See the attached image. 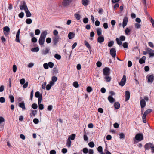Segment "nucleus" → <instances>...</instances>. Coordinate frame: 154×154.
<instances>
[{"label": "nucleus", "mask_w": 154, "mask_h": 154, "mask_svg": "<svg viewBox=\"0 0 154 154\" xmlns=\"http://www.w3.org/2000/svg\"><path fill=\"white\" fill-rule=\"evenodd\" d=\"M88 21V19L87 18H84L83 19V22L84 23H87Z\"/></svg>", "instance_id": "nucleus-59"}, {"label": "nucleus", "mask_w": 154, "mask_h": 154, "mask_svg": "<svg viewBox=\"0 0 154 154\" xmlns=\"http://www.w3.org/2000/svg\"><path fill=\"white\" fill-rule=\"evenodd\" d=\"M97 150L99 152H101L103 151V148L101 146H99L97 148Z\"/></svg>", "instance_id": "nucleus-58"}, {"label": "nucleus", "mask_w": 154, "mask_h": 154, "mask_svg": "<svg viewBox=\"0 0 154 154\" xmlns=\"http://www.w3.org/2000/svg\"><path fill=\"white\" fill-rule=\"evenodd\" d=\"M34 123L35 124H37L39 122V120L38 119L35 118L33 120Z\"/></svg>", "instance_id": "nucleus-61"}, {"label": "nucleus", "mask_w": 154, "mask_h": 154, "mask_svg": "<svg viewBox=\"0 0 154 154\" xmlns=\"http://www.w3.org/2000/svg\"><path fill=\"white\" fill-rule=\"evenodd\" d=\"M20 10H24V11L28 8L25 1H23L21 2L20 5Z\"/></svg>", "instance_id": "nucleus-4"}, {"label": "nucleus", "mask_w": 154, "mask_h": 154, "mask_svg": "<svg viewBox=\"0 0 154 154\" xmlns=\"http://www.w3.org/2000/svg\"><path fill=\"white\" fill-rule=\"evenodd\" d=\"M147 79V82L149 83H152L154 79V75L153 74L148 75L146 76Z\"/></svg>", "instance_id": "nucleus-5"}, {"label": "nucleus", "mask_w": 154, "mask_h": 154, "mask_svg": "<svg viewBox=\"0 0 154 154\" xmlns=\"http://www.w3.org/2000/svg\"><path fill=\"white\" fill-rule=\"evenodd\" d=\"M108 99L109 101L111 103H113L115 100V99L111 96H108Z\"/></svg>", "instance_id": "nucleus-24"}, {"label": "nucleus", "mask_w": 154, "mask_h": 154, "mask_svg": "<svg viewBox=\"0 0 154 154\" xmlns=\"http://www.w3.org/2000/svg\"><path fill=\"white\" fill-rule=\"evenodd\" d=\"M39 48L38 47L34 48L31 49V51L33 52H37L39 50Z\"/></svg>", "instance_id": "nucleus-34"}, {"label": "nucleus", "mask_w": 154, "mask_h": 154, "mask_svg": "<svg viewBox=\"0 0 154 154\" xmlns=\"http://www.w3.org/2000/svg\"><path fill=\"white\" fill-rule=\"evenodd\" d=\"M41 96H42V94H40L39 92L37 91L35 93V97L39 98Z\"/></svg>", "instance_id": "nucleus-26"}, {"label": "nucleus", "mask_w": 154, "mask_h": 154, "mask_svg": "<svg viewBox=\"0 0 154 154\" xmlns=\"http://www.w3.org/2000/svg\"><path fill=\"white\" fill-rule=\"evenodd\" d=\"M25 11L27 17H28L31 16V14L30 11L28 10V8L25 10Z\"/></svg>", "instance_id": "nucleus-23"}, {"label": "nucleus", "mask_w": 154, "mask_h": 154, "mask_svg": "<svg viewBox=\"0 0 154 154\" xmlns=\"http://www.w3.org/2000/svg\"><path fill=\"white\" fill-rule=\"evenodd\" d=\"M114 42L113 41H111L108 43V46L109 47H111L113 45Z\"/></svg>", "instance_id": "nucleus-39"}, {"label": "nucleus", "mask_w": 154, "mask_h": 154, "mask_svg": "<svg viewBox=\"0 0 154 154\" xmlns=\"http://www.w3.org/2000/svg\"><path fill=\"white\" fill-rule=\"evenodd\" d=\"M74 35L73 32H70L68 34V37L69 39H71L74 37Z\"/></svg>", "instance_id": "nucleus-25"}, {"label": "nucleus", "mask_w": 154, "mask_h": 154, "mask_svg": "<svg viewBox=\"0 0 154 154\" xmlns=\"http://www.w3.org/2000/svg\"><path fill=\"white\" fill-rule=\"evenodd\" d=\"M97 35L98 36H100L102 33V30L101 28H98L97 29Z\"/></svg>", "instance_id": "nucleus-30"}, {"label": "nucleus", "mask_w": 154, "mask_h": 154, "mask_svg": "<svg viewBox=\"0 0 154 154\" xmlns=\"http://www.w3.org/2000/svg\"><path fill=\"white\" fill-rule=\"evenodd\" d=\"M9 98L10 100L11 103H13L14 101V97L12 95H10Z\"/></svg>", "instance_id": "nucleus-35"}, {"label": "nucleus", "mask_w": 154, "mask_h": 154, "mask_svg": "<svg viewBox=\"0 0 154 154\" xmlns=\"http://www.w3.org/2000/svg\"><path fill=\"white\" fill-rule=\"evenodd\" d=\"M146 57L145 56H143L142 58L140 59L139 60V63L140 64L144 63L145 62Z\"/></svg>", "instance_id": "nucleus-18"}, {"label": "nucleus", "mask_w": 154, "mask_h": 154, "mask_svg": "<svg viewBox=\"0 0 154 154\" xmlns=\"http://www.w3.org/2000/svg\"><path fill=\"white\" fill-rule=\"evenodd\" d=\"M136 139L139 141H141L143 139V136L141 134H137L135 137Z\"/></svg>", "instance_id": "nucleus-9"}, {"label": "nucleus", "mask_w": 154, "mask_h": 154, "mask_svg": "<svg viewBox=\"0 0 154 154\" xmlns=\"http://www.w3.org/2000/svg\"><path fill=\"white\" fill-rule=\"evenodd\" d=\"M59 36H54L53 38V42L54 45H56L59 41Z\"/></svg>", "instance_id": "nucleus-12"}, {"label": "nucleus", "mask_w": 154, "mask_h": 154, "mask_svg": "<svg viewBox=\"0 0 154 154\" xmlns=\"http://www.w3.org/2000/svg\"><path fill=\"white\" fill-rule=\"evenodd\" d=\"M53 109V106L51 105H49L47 108V109L48 111H51Z\"/></svg>", "instance_id": "nucleus-64"}, {"label": "nucleus", "mask_w": 154, "mask_h": 154, "mask_svg": "<svg viewBox=\"0 0 154 154\" xmlns=\"http://www.w3.org/2000/svg\"><path fill=\"white\" fill-rule=\"evenodd\" d=\"M88 145L90 147L93 148L94 146V144L93 142H91L88 143Z\"/></svg>", "instance_id": "nucleus-43"}, {"label": "nucleus", "mask_w": 154, "mask_h": 154, "mask_svg": "<svg viewBox=\"0 0 154 154\" xmlns=\"http://www.w3.org/2000/svg\"><path fill=\"white\" fill-rule=\"evenodd\" d=\"M19 106L23 110H24L26 109L25 106L24 101H22L19 104Z\"/></svg>", "instance_id": "nucleus-17"}, {"label": "nucleus", "mask_w": 154, "mask_h": 154, "mask_svg": "<svg viewBox=\"0 0 154 154\" xmlns=\"http://www.w3.org/2000/svg\"><path fill=\"white\" fill-rule=\"evenodd\" d=\"M32 107L34 109H35L37 108L38 106L36 104L33 103L32 105Z\"/></svg>", "instance_id": "nucleus-49"}, {"label": "nucleus", "mask_w": 154, "mask_h": 154, "mask_svg": "<svg viewBox=\"0 0 154 154\" xmlns=\"http://www.w3.org/2000/svg\"><path fill=\"white\" fill-rule=\"evenodd\" d=\"M40 33V30L38 29H36L35 32V33L36 35H38Z\"/></svg>", "instance_id": "nucleus-48"}, {"label": "nucleus", "mask_w": 154, "mask_h": 154, "mask_svg": "<svg viewBox=\"0 0 154 154\" xmlns=\"http://www.w3.org/2000/svg\"><path fill=\"white\" fill-rule=\"evenodd\" d=\"M116 42H117V43L119 45H121L122 44V42L121 41V40H120V39H119L118 38H117L116 39Z\"/></svg>", "instance_id": "nucleus-47"}, {"label": "nucleus", "mask_w": 154, "mask_h": 154, "mask_svg": "<svg viewBox=\"0 0 154 154\" xmlns=\"http://www.w3.org/2000/svg\"><path fill=\"white\" fill-rule=\"evenodd\" d=\"M152 145L153 144L150 143H146L145 144L144 146L145 150H146L149 149L150 148H151Z\"/></svg>", "instance_id": "nucleus-15"}, {"label": "nucleus", "mask_w": 154, "mask_h": 154, "mask_svg": "<svg viewBox=\"0 0 154 154\" xmlns=\"http://www.w3.org/2000/svg\"><path fill=\"white\" fill-rule=\"evenodd\" d=\"M51 80H52L50 81L49 83L51 85H54V84L55 82L57 81V78L56 76H53L52 77Z\"/></svg>", "instance_id": "nucleus-14"}, {"label": "nucleus", "mask_w": 154, "mask_h": 154, "mask_svg": "<svg viewBox=\"0 0 154 154\" xmlns=\"http://www.w3.org/2000/svg\"><path fill=\"white\" fill-rule=\"evenodd\" d=\"M5 101V99L3 97H0V102L1 103H4Z\"/></svg>", "instance_id": "nucleus-54"}, {"label": "nucleus", "mask_w": 154, "mask_h": 154, "mask_svg": "<svg viewBox=\"0 0 154 154\" xmlns=\"http://www.w3.org/2000/svg\"><path fill=\"white\" fill-rule=\"evenodd\" d=\"M105 76L104 79L107 82H109L111 81V78L109 75Z\"/></svg>", "instance_id": "nucleus-28"}, {"label": "nucleus", "mask_w": 154, "mask_h": 154, "mask_svg": "<svg viewBox=\"0 0 154 154\" xmlns=\"http://www.w3.org/2000/svg\"><path fill=\"white\" fill-rule=\"evenodd\" d=\"M73 0H63L62 5L64 7H66L70 5Z\"/></svg>", "instance_id": "nucleus-6"}, {"label": "nucleus", "mask_w": 154, "mask_h": 154, "mask_svg": "<svg viewBox=\"0 0 154 154\" xmlns=\"http://www.w3.org/2000/svg\"><path fill=\"white\" fill-rule=\"evenodd\" d=\"M92 91V88L91 87L88 86L87 88V91L88 92H90Z\"/></svg>", "instance_id": "nucleus-57"}, {"label": "nucleus", "mask_w": 154, "mask_h": 154, "mask_svg": "<svg viewBox=\"0 0 154 154\" xmlns=\"http://www.w3.org/2000/svg\"><path fill=\"white\" fill-rule=\"evenodd\" d=\"M149 98L147 96H145L143 99H141L140 101V105L141 108H143L146 106V101H148Z\"/></svg>", "instance_id": "nucleus-3"}, {"label": "nucleus", "mask_w": 154, "mask_h": 154, "mask_svg": "<svg viewBox=\"0 0 154 154\" xmlns=\"http://www.w3.org/2000/svg\"><path fill=\"white\" fill-rule=\"evenodd\" d=\"M141 26V25L139 23H137L134 24V26L137 29H140Z\"/></svg>", "instance_id": "nucleus-32"}, {"label": "nucleus", "mask_w": 154, "mask_h": 154, "mask_svg": "<svg viewBox=\"0 0 154 154\" xmlns=\"http://www.w3.org/2000/svg\"><path fill=\"white\" fill-rule=\"evenodd\" d=\"M38 105L39 109L42 110L44 109V105L43 104H40Z\"/></svg>", "instance_id": "nucleus-55"}, {"label": "nucleus", "mask_w": 154, "mask_h": 154, "mask_svg": "<svg viewBox=\"0 0 154 154\" xmlns=\"http://www.w3.org/2000/svg\"><path fill=\"white\" fill-rule=\"evenodd\" d=\"M110 69L109 68L106 67L103 70V74L104 76L109 75Z\"/></svg>", "instance_id": "nucleus-7"}, {"label": "nucleus", "mask_w": 154, "mask_h": 154, "mask_svg": "<svg viewBox=\"0 0 154 154\" xmlns=\"http://www.w3.org/2000/svg\"><path fill=\"white\" fill-rule=\"evenodd\" d=\"M125 101H127L129 100L130 97V93L128 91H126L125 92Z\"/></svg>", "instance_id": "nucleus-13"}, {"label": "nucleus", "mask_w": 154, "mask_h": 154, "mask_svg": "<svg viewBox=\"0 0 154 154\" xmlns=\"http://www.w3.org/2000/svg\"><path fill=\"white\" fill-rule=\"evenodd\" d=\"M104 38L103 36H99L97 38V41L99 43H101L104 41Z\"/></svg>", "instance_id": "nucleus-20"}, {"label": "nucleus", "mask_w": 154, "mask_h": 154, "mask_svg": "<svg viewBox=\"0 0 154 154\" xmlns=\"http://www.w3.org/2000/svg\"><path fill=\"white\" fill-rule=\"evenodd\" d=\"M37 40L35 37H33L31 39V41L32 42L35 43L37 42Z\"/></svg>", "instance_id": "nucleus-60"}, {"label": "nucleus", "mask_w": 154, "mask_h": 154, "mask_svg": "<svg viewBox=\"0 0 154 154\" xmlns=\"http://www.w3.org/2000/svg\"><path fill=\"white\" fill-rule=\"evenodd\" d=\"M76 135L75 134H73L70 135L66 140V145L69 148L71 146V140H74L75 138Z\"/></svg>", "instance_id": "nucleus-2"}, {"label": "nucleus", "mask_w": 154, "mask_h": 154, "mask_svg": "<svg viewBox=\"0 0 154 154\" xmlns=\"http://www.w3.org/2000/svg\"><path fill=\"white\" fill-rule=\"evenodd\" d=\"M114 106L117 109H119L120 107V105L118 102H116L114 103Z\"/></svg>", "instance_id": "nucleus-27"}, {"label": "nucleus", "mask_w": 154, "mask_h": 154, "mask_svg": "<svg viewBox=\"0 0 154 154\" xmlns=\"http://www.w3.org/2000/svg\"><path fill=\"white\" fill-rule=\"evenodd\" d=\"M128 21V19L127 17H125L124 18L123 20L122 24V26L123 28H124L127 25Z\"/></svg>", "instance_id": "nucleus-16"}, {"label": "nucleus", "mask_w": 154, "mask_h": 154, "mask_svg": "<svg viewBox=\"0 0 154 154\" xmlns=\"http://www.w3.org/2000/svg\"><path fill=\"white\" fill-rule=\"evenodd\" d=\"M119 138L120 139H124L125 138V135L124 134L122 133L119 134Z\"/></svg>", "instance_id": "nucleus-42"}, {"label": "nucleus", "mask_w": 154, "mask_h": 154, "mask_svg": "<svg viewBox=\"0 0 154 154\" xmlns=\"http://www.w3.org/2000/svg\"><path fill=\"white\" fill-rule=\"evenodd\" d=\"M152 111V110L151 109H147L145 112L144 114L147 115L148 114L150 113Z\"/></svg>", "instance_id": "nucleus-41"}, {"label": "nucleus", "mask_w": 154, "mask_h": 154, "mask_svg": "<svg viewBox=\"0 0 154 154\" xmlns=\"http://www.w3.org/2000/svg\"><path fill=\"white\" fill-rule=\"evenodd\" d=\"M116 49L114 48H112L110 50V54L113 58H115L116 57Z\"/></svg>", "instance_id": "nucleus-10"}, {"label": "nucleus", "mask_w": 154, "mask_h": 154, "mask_svg": "<svg viewBox=\"0 0 154 154\" xmlns=\"http://www.w3.org/2000/svg\"><path fill=\"white\" fill-rule=\"evenodd\" d=\"M24 15V13L23 12H21L19 13L18 15L19 17L21 18H23Z\"/></svg>", "instance_id": "nucleus-56"}, {"label": "nucleus", "mask_w": 154, "mask_h": 154, "mask_svg": "<svg viewBox=\"0 0 154 154\" xmlns=\"http://www.w3.org/2000/svg\"><path fill=\"white\" fill-rule=\"evenodd\" d=\"M82 4L84 6L87 5L88 4V0H82Z\"/></svg>", "instance_id": "nucleus-31"}, {"label": "nucleus", "mask_w": 154, "mask_h": 154, "mask_svg": "<svg viewBox=\"0 0 154 154\" xmlns=\"http://www.w3.org/2000/svg\"><path fill=\"white\" fill-rule=\"evenodd\" d=\"M37 113V111L36 110H33L32 111L31 113L30 114L31 116H35Z\"/></svg>", "instance_id": "nucleus-36"}, {"label": "nucleus", "mask_w": 154, "mask_h": 154, "mask_svg": "<svg viewBox=\"0 0 154 154\" xmlns=\"http://www.w3.org/2000/svg\"><path fill=\"white\" fill-rule=\"evenodd\" d=\"M47 34V32L46 31H44L42 32L39 38L38 42L39 45L41 46H43L45 42V38Z\"/></svg>", "instance_id": "nucleus-1"}, {"label": "nucleus", "mask_w": 154, "mask_h": 154, "mask_svg": "<svg viewBox=\"0 0 154 154\" xmlns=\"http://www.w3.org/2000/svg\"><path fill=\"white\" fill-rule=\"evenodd\" d=\"M146 115H145L144 114H143V115L142 118L143 119V123H146Z\"/></svg>", "instance_id": "nucleus-29"}, {"label": "nucleus", "mask_w": 154, "mask_h": 154, "mask_svg": "<svg viewBox=\"0 0 154 154\" xmlns=\"http://www.w3.org/2000/svg\"><path fill=\"white\" fill-rule=\"evenodd\" d=\"M123 46L125 48H127L128 47V44L126 42L124 43L123 44Z\"/></svg>", "instance_id": "nucleus-62"}, {"label": "nucleus", "mask_w": 154, "mask_h": 154, "mask_svg": "<svg viewBox=\"0 0 154 154\" xmlns=\"http://www.w3.org/2000/svg\"><path fill=\"white\" fill-rule=\"evenodd\" d=\"M50 49L49 48H46L45 50L42 51V54L44 55H45L48 53Z\"/></svg>", "instance_id": "nucleus-21"}, {"label": "nucleus", "mask_w": 154, "mask_h": 154, "mask_svg": "<svg viewBox=\"0 0 154 154\" xmlns=\"http://www.w3.org/2000/svg\"><path fill=\"white\" fill-rule=\"evenodd\" d=\"M130 29H129L128 28H127L125 30V34L126 35H130Z\"/></svg>", "instance_id": "nucleus-33"}, {"label": "nucleus", "mask_w": 154, "mask_h": 154, "mask_svg": "<svg viewBox=\"0 0 154 154\" xmlns=\"http://www.w3.org/2000/svg\"><path fill=\"white\" fill-rule=\"evenodd\" d=\"M126 77L125 75H124L123 76L120 82L119 83V85L121 86H124L126 83Z\"/></svg>", "instance_id": "nucleus-8"}, {"label": "nucleus", "mask_w": 154, "mask_h": 154, "mask_svg": "<svg viewBox=\"0 0 154 154\" xmlns=\"http://www.w3.org/2000/svg\"><path fill=\"white\" fill-rule=\"evenodd\" d=\"M43 67L45 69H48V64L47 63H45L43 64Z\"/></svg>", "instance_id": "nucleus-51"}, {"label": "nucleus", "mask_w": 154, "mask_h": 154, "mask_svg": "<svg viewBox=\"0 0 154 154\" xmlns=\"http://www.w3.org/2000/svg\"><path fill=\"white\" fill-rule=\"evenodd\" d=\"M48 66H49L50 68H53L54 66V64L52 62H49L48 63Z\"/></svg>", "instance_id": "nucleus-45"}, {"label": "nucleus", "mask_w": 154, "mask_h": 154, "mask_svg": "<svg viewBox=\"0 0 154 154\" xmlns=\"http://www.w3.org/2000/svg\"><path fill=\"white\" fill-rule=\"evenodd\" d=\"M74 16L78 20H80L81 18V16L79 12H78L75 14Z\"/></svg>", "instance_id": "nucleus-19"}, {"label": "nucleus", "mask_w": 154, "mask_h": 154, "mask_svg": "<svg viewBox=\"0 0 154 154\" xmlns=\"http://www.w3.org/2000/svg\"><path fill=\"white\" fill-rule=\"evenodd\" d=\"M73 86L76 88H77L79 86V85L77 82H75L73 83Z\"/></svg>", "instance_id": "nucleus-50"}, {"label": "nucleus", "mask_w": 154, "mask_h": 154, "mask_svg": "<svg viewBox=\"0 0 154 154\" xmlns=\"http://www.w3.org/2000/svg\"><path fill=\"white\" fill-rule=\"evenodd\" d=\"M85 44V46L89 49L91 48V46L89 43L86 40L84 41Z\"/></svg>", "instance_id": "nucleus-37"}, {"label": "nucleus", "mask_w": 154, "mask_h": 154, "mask_svg": "<svg viewBox=\"0 0 154 154\" xmlns=\"http://www.w3.org/2000/svg\"><path fill=\"white\" fill-rule=\"evenodd\" d=\"M54 57L58 60H59L61 59V56L60 55L56 54L54 55Z\"/></svg>", "instance_id": "nucleus-44"}, {"label": "nucleus", "mask_w": 154, "mask_h": 154, "mask_svg": "<svg viewBox=\"0 0 154 154\" xmlns=\"http://www.w3.org/2000/svg\"><path fill=\"white\" fill-rule=\"evenodd\" d=\"M4 34L5 36L8 35L10 31V29L8 26H5L3 28Z\"/></svg>", "instance_id": "nucleus-11"}, {"label": "nucleus", "mask_w": 154, "mask_h": 154, "mask_svg": "<svg viewBox=\"0 0 154 154\" xmlns=\"http://www.w3.org/2000/svg\"><path fill=\"white\" fill-rule=\"evenodd\" d=\"M17 69V66L15 65H14L13 66V70L14 72H15Z\"/></svg>", "instance_id": "nucleus-53"}, {"label": "nucleus", "mask_w": 154, "mask_h": 154, "mask_svg": "<svg viewBox=\"0 0 154 154\" xmlns=\"http://www.w3.org/2000/svg\"><path fill=\"white\" fill-rule=\"evenodd\" d=\"M53 85H51V84L49 83V84H48L46 87V89L47 90H49L51 88L52 86H53Z\"/></svg>", "instance_id": "nucleus-40"}, {"label": "nucleus", "mask_w": 154, "mask_h": 154, "mask_svg": "<svg viewBox=\"0 0 154 154\" xmlns=\"http://www.w3.org/2000/svg\"><path fill=\"white\" fill-rule=\"evenodd\" d=\"M46 41L47 43H50L51 42V39L49 37L48 38H46Z\"/></svg>", "instance_id": "nucleus-63"}, {"label": "nucleus", "mask_w": 154, "mask_h": 154, "mask_svg": "<svg viewBox=\"0 0 154 154\" xmlns=\"http://www.w3.org/2000/svg\"><path fill=\"white\" fill-rule=\"evenodd\" d=\"M88 149L86 148H84L83 149V152L86 154L88 152Z\"/></svg>", "instance_id": "nucleus-46"}, {"label": "nucleus", "mask_w": 154, "mask_h": 154, "mask_svg": "<svg viewBox=\"0 0 154 154\" xmlns=\"http://www.w3.org/2000/svg\"><path fill=\"white\" fill-rule=\"evenodd\" d=\"M150 57H153L154 56V51L149 48L148 50Z\"/></svg>", "instance_id": "nucleus-22"}, {"label": "nucleus", "mask_w": 154, "mask_h": 154, "mask_svg": "<svg viewBox=\"0 0 154 154\" xmlns=\"http://www.w3.org/2000/svg\"><path fill=\"white\" fill-rule=\"evenodd\" d=\"M26 23L28 24H30L32 23V20L30 18L27 19L26 20Z\"/></svg>", "instance_id": "nucleus-38"}, {"label": "nucleus", "mask_w": 154, "mask_h": 154, "mask_svg": "<svg viewBox=\"0 0 154 154\" xmlns=\"http://www.w3.org/2000/svg\"><path fill=\"white\" fill-rule=\"evenodd\" d=\"M53 34L55 36H58L57 35L58 34V32L56 30H54L53 32Z\"/></svg>", "instance_id": "nucleus-52"}]
</instances>
